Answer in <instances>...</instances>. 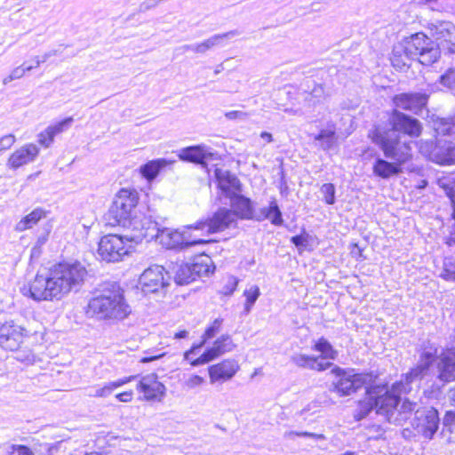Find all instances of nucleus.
<instances>
[{
	"label": "nucleus",
	"instance_id": "nucleus-4",
	"mask_svg": "<svg viewBox=\"0 0 455 455\" xmlns=\"http://www.w3.org/2000/svg\"><path fill=\"white\" fill-rule=\"evenodd\" d=\"M132 313L124 297V291L116 283L105 288L100 294L90 299L87 314L100 320L122 321Z\"/></svg>",
	"mask_w": 455,
	"mask_h": 455
},
{
	"label": "nucleus",
	"instance_id": "nucleus-22",
	"mask_svg": "<svg viewBox=\"0 0 455 455\" xmlns=\"http://www.w3.org/2000/svg\"><path fill=\"white\" fill-rule=\"evenodd\" d=\"M215 177L218 186L221 191L228 197L235 195L240 191L239 180L229 171L217 168L215 170Z\"/></svg>",
	"mask_w": 455,
	"mask_h": 455
},
{
	"label": "nucleus",
	"instance_id": "nucleus-29",
	"mask_svg": "<svg viewBox=\"0 0 455 455\" xmlns=\"http://www.w3.org/2000/svg\"><path fill=\"white\" fill-rule=\"evenodd\" d=\"M172 271L175 275V282L178 284H188L196 279L194 276L192 265L188 263L175 264L172 267Z\"/></svg>",
	"mask_w": 455,
	"mask_h": 455
},
{
	"label": "nucleus",
	"instance_id": "nucleus-51",
	"mask_svg": "<svg viewBox=\"0 0 455 455\" xmlns=\"http://www.w3.org/2000/svg\"><path fill=\"white\" fill-rule=\"evenodd\" d=\"M48 455H78V451H67L66 449H62V445L57 444L49 448Z\"/></svg>",
	"mask_w": 455,
	"mask_h": 455
},
{
	"label": "nucleus",
	"instance_id": "nucleus-10",
	"mask_svg": "<svg viewBox=\"0 0 455 455\" xmlns=\"http://www.w3.org/2000/svg\"><path fill=\"white\" fill-rule=\"evenodd\" d=\"M170 277L164 268L154 265L147 268L140 277L141 289L145 293H155L169 285Z\"/></svg>",
	"mask_w": 455,
	"mask_h": 455
},
{
	"label": "nucleus",
	"instance_id": "nucleus-7",
	"mask_svg": "<svg viewBox=\"0 0 455 455\" xmlns=\"http://www.w3.org/2000/svg\"><path fill=\"white\" fill-rule=\"evenodd\" d=\"M372 142L379 145L386 157L396 161L399 164L405 163L411 157V148L407 140L395 131H384L376 128L369 134Z\"/></svg>",
	"mask_w": 455,
	"mask_h": 455
},
{
	"label": "nucleus",
	"instance_id": "nucleus-35",
	"mask_svg": "<svg viewBox=\"0 0 455 455\" xmlns=\"http://www.w3.org/2000/svg\"><path fill=\"white\" fill-rule=\"evenodd\" d=\"M210 262L211 259L208 256H204L200 257L195 263L192 264L195 278L201 275H207L212 272Z\"/></svg>",
	"mask_w": 455,
	"mask_h": 455
},
{
	"label": "nucleus",
	"instance_id": "nucleus-3",
	"mask_svg": "<svg viewBox=\"0 0 455 455\" xmlns=\"http://www.w3.org/2000/svg\"><path fill=\"white\" fill-rule=\"evenodd\" d=\"M138 202L139 193L135 189L122 188L116 195L107 215L109 225L126 229L130 232L126 238L133 240L136 243L145 238L142 232L148 226L146 221L151 220L150 217L138 213Z\"/></svg>",
	"mask_w": 455,
	"mask_h": 455
},
{
	"label": "nucleus",
	"instance_id": "nucleus-48",
	"mask_svg": "<svg viewBox=\"0 0 455 455\" xmlns=\"http://www.w3.org/2000/svg\"><path fill=\"white\" fill-rule=\"evenodd\" d=\"M7 455H34V452L28 446L12 444L7 450Z\"/></svg>",
	"mask_w": 455,
	"mask_h": 455
},
{
	"label": "nucleus",
	"instance_id": "nucleus-27",
	"mask_svg": "<svg viewBox=\"0 0 455 455\" xmlns=\"http://www.w3.org/2000/svg\"><path fill=\"white\" fill-rule=\"evenodd\" d=\"M173 162L164 158L152 160L143 164L140 168L141 175L148 181L153 180L167 165L172 164Z\"/></svg>",
	"mask_w": 455,
	"mask_h": 455
},
{
	"label": "nucleus",
	"instance_id": "nucleus-2",
	"mask_svg": "<svg viewBox=\"0 0 455 455\" xmlns=\"http://www.w3.org/2000/svg\"><path fill=\"white\" fill-rule=\"evenodd\" d=\"M87 275L85 267L78 261L60 263L46 275L36 274L29 283L28 292L36 301L60 300L73 290H77Z\"/></svg>",
	"mask_w": 455,
	"mask_h": 455
},
{
	"label": "nucleus",
	"instance_id": "nucleus-12",
	"mask_svg": "<svg viewBox=\"0 0 455 455\" xmlns=\"http://www.w3.org/2000/svg\"><path fill=\"white\" fill-rule=\"evenodd\" d=\"M235 348V344L228 334H223L219 337L213 345L207 348L204 354L198 358L191 361V365L198 366L208 363L214 359L221 356L222 355L232 351Z\"/></svg>",
	"mask_w": 455,
	"mask_h": 455
},
{
	"label": "nucleus",
	"instance_id": "nucleus-61",
	"mask_svg": "<svg viewBox=\"0 0 455 455\" xmlns=\"http://www.w3.org/2000/svg\"><path fill=\"white\" fill-rule=\"evenodd\" d=\"M56 54H57V51L56 50L49 51V52H45L41 57V60H42L43 62H45L48 59H50L52 56H55Z\"/></svg>",
	"mask_w": 455,
	"mask_h": 455
},
{
	"label": "nucleus",
	"instance_id": "nucleus-33",
	"mask_svg": "<svg viewBox=\"0 0 455 455\" xmlns=\"http://www.w3.org/2000/svg\"><path fill=\"white\" fill-rule=\"evenodd\" d=\"M434 128L439 135H448L455 138V116L436 120L434 123Z\"/></svg>",
	"mask_w": 455,
	"mask_h": 455
},
{
	"label": "nucleus",
	"instance_id": "nucleus-52",
	"mask_svg": "<svg viewBox=\"0 0 455 455\" xmlns=\"http://www.w3.org/2000/svg\"><path fill=\"white\" fill-rule=\"evenodd\" d=\"M441 83L448 88H454L455 87V69H450L444 75H443L441 76Z\"/></svg>",
	"mask_w": 455,
	"mask_h": 455
},
{
	"label": "nucleus",
	"instance_id": "nucleus-42",
	"mask_svg": "<svg viewBox=\"0 0 455 455\" xmlns=\"http://www.w3.org/2000/svg\"><path fill=\"white\" fill-rule=\"evenodd\" d=\"M222 323V318H216L211 323V325L205 329L204 334L202 335V339H204V341H207L208 339L215 337L220 331Z\"/></svg>",
	"mask_w": 455,
	"mask_h": 455
},
{
	"label": "nucleus",
	"instance_id": "nucleus-55",
	"mask_svg": "<svg viewBox=\"0 0 455 455\" xmlns=\"http://www.w3.org/2000/svg\"><path fill=\"white\" fill-rule=\"evenodd\" d=\"M237 283H238V280L235 277H234V276L228 277L227 284L225 285V287L222 290V293L225 295H231L234 292V291L236 289Z\"/></svg>",
	"mask_w": 455,
	"mask_h": 455
},
{
	"label": "nucleus",
	"instance_id": "nucleus-1",
	"mask_svg": "<svg viewBox=\"0 0 455 455\" xmlns=\"http://www.w3.org/2000/svg\"><path fill=\"white\" fill-rule=\"evenodd\" d=\"M436 355L435 346H426L418 364L406 373L404 380L394 383L390 390L380 387L371 388L367 392V396L359 403V419L364 418L371 411L375 410L377 414L383 416L389 423L402 425L411 417L412 411H415L411 425L416 435L427 440L433 439L439 428L438 411L433 407L417 409L416 403L406 398L402 400L400 395L411 390V383L428 375L429 367Z\"/></svg>",
	"mask_w": 455,
	"mask_h": 455
},
{
	"label": "nucleus",
	"instance_id": "nucleus-46",
	"mask_svg": "<svg viewBox=\"0 0 455 455\" xmlns=\"http://www.w3.org/2000/svg\"><path fill=\"white\" fill-rule=\"evenodd\" d=\"M320 192L327 204H333L335 203V187L333 184H323L320 188Z\"/></svg>",
	"mask_w": 455,
	"mask_h": 455
},
{
	"label": "nucleus",
	"instance_id": "nucleus-18",
	"mask_svg": "<svg viewBox=\"0 0 455 455\" xmlns=\"http://www.w3.org/2000/svg\"><path fill=\"white\" fill-rule=\"evenodd\" d=\"M436 40L440 43L437 44L438 50H447L449 53H455V26L451 22H441L435 30Z\"/></svg>",
	"mask_w": 455,
	"mask_h": 455
},
{
	"label": "nucleus",
	"instance_id": "nucleus-40",
	"mask_svg": "<svg viewBox=\"0 0 455 455\" xmlns=\"http://www.w3.org/2000/svg\"><path fill=\"white\" fill-rule=\"evenodd\" d=\"M447 156H435L434 163L438 164H455V144L447 142Z\"/></svg>",
	"mask_w": 455,
	"mask_h": 455
},
{
	"label": "nucleus",
	"instance_id": "nucleus-63",
	"mask_svg": "<svg viewBox=\"0 0 455 455\" xmlns=\"http://www.w3.org/2000/svg\"><path fill=\"white\" fill-rule=\"evenodd\" d=\"M188 335V331H178L174 334V339H185L187 338Z\"/></svg>",
	"mask_w": 455,
	"mask_h": 455
},
{
	"label": "nucleus",
	"instance_id": "nucleus-16",
	"mask_svg": "<svg viewBox=\"0 0 455 455\" xmlns=\"http://www.w3.org/2000/svg\"><path fill=\"white\" fill-rule=\"evenodd\" d=\"M240 35L237 30H231L222 34H215L209 38L196 44H185L181 47L183 52H193L196 54H204L216 46H222L224 41Z\"/></svg>",
	"mask_w": 455,
	"mask_h": 455
},
{
	"label": "nucleus",
	"instance_id": "nucleus-26",
	"mask_svg": "<svg viewBox=\"0 0 455 455\" xmlns=\"http://www.w3.org/2000/svg\"><path fill=\"white\" fill-rule=\"evenodd\" d=\"M419 148V152L432 162L435 156H447V141L420 140Z\"/></svg>",
	"mask_w": 455,
	"mask_h": 455
},
{
	"label": "nucleus",
	"instance_id": "nucleus-62",
	"mask_svg": "<svg viewBox=\"0 0 455 455\" xmlns=\"http://www.w3.org/2000/svg\"><path fill=\"white\" fill-rule=\"evenodd\" d=\"M291 241L292 243L296 245V246H299V245H302L303 243H304V239L302 236L300 235H296V236H293L291 238Z\"/></svg>",
	"mask_w": 455,
	"mask_h": 455
},
{
	"label": "nucleus",
	"instance_id": "nucleus-56",
	"mask_svg": "<svg viewBox=\"0 0 455 455\" xmlns=\"http://www.w3.org/2000/svg\"><path fill=\"white\" fill-rule=\"evenodd\" d=\"M136 376H129L124 377L115 381L108 382L111 391L113 392L115 389L132 381L135 379Z\"/></svg>",
	"mask_w": 455,
	"mask_h": 455
},
{
	"label": "nucleus",
	"instance_id": "nucleus-25",
	"mask_svg": "<svg viewBox=\"0 0 455 455\" xmlns=\"http://www.w3.org/2000/svg\"><path fill=\"white\" fill-rule=\"evenodd\" d=\"M291 362L300 367L317 371H323L331 368L333 364L330 362L323 363L319 361V357L307 355L304 354H297L292 355Z\"/></svg>",
	"mask_w": 455,
	"mask_h": 455
},
{
	"label": "nucleus",
	"instance_id": "nucleus-23",
	"mask_svg": "<svg viewBox=\"0 0 455 455\" xmlns=\"http://www.w3.org/2000/svg\"><path fill=\"white\" fill-rule=\"evenodd\" d=\"M230 204L235 220L237 217L243 220L253 219L254 210L249 198L235 194L230 197Z\"/></svg>",
	"mask_w": 455,
	"mask_h": 455
},
{
	"label": "nucleus",
	"instance_id": "nucleus-34",
	"mask_svg": "<svg viewBox=\"0 0 455 455\" xmlns=\"http://www.w3.org/2000/svg\"><path fill=\"white\" fill-rule=\"evenodd\" d=\"M326 97L327 94L322 84H315L306 96L305 100L308 103L309 106H315L323 102Z\"/></svg>",
	"mask_w": 455,
	"mask_h": 455
},
{
	"label": "nucleus",
	"instance_id": "nucleus-41",
	"mask_svg": "<svg viewBox=\"0 0 455 455\" xmlns=\"http://www.w3.org/2000/svg\"><path fill=\"white\" fill-rule=\"evenodd\" d=\"M73 122L72 117H67L64 120L58 122L54 124L48 126L45 131L48 132L50 136L55 138V136L63 132L66 129H68Z\"/></svg>",
	"mask_w": 455,
	"mask_h": 455
},
{
	"label": "nucleus",
	"instance_id": "nucleus-15",
	"mask_svg": "<svg viewBox=\"0 0 455 455\" xmlns=\"http://www.w3.org/2000/svg\"><path fill=\"white\" fill-rule=\"evenodd\" d=\"M137 390L143 394V400L160 402L165 395L166 388L156 374H148L140 379Z\"/></svg>",
	"mask_w": 455,
	"mask_h": 455
},
{
	"label": "nucleus",
	"instance_id": "nucleus-37",
	"mask_svg": "<svg viewBox=\"0 0 455 455\" xmlns=\"http://www.w3.org/2000/svg\"><path fill=\"white\" fill-rule=\"evenodd\" d=\"M86 395L94 398H106L112 394L109 384L95 385L86 388Z\"/></svg>",
	"mask_w": 455,
	"mask_h": 455
},
{
	"label": "nucleus",
	"instance_id": "nucleus-44",
	"mask_svg": "<svg viewBox=\"0 0 455 455\" xmlns=\"http://www.w3.org/2000/svg\"><path fill=\"white\" fill-rule=\"evenodd\" d=\"M32 69H33L32 66H28L26 68H24L23 66L17 67V68H13L11 71V73L3 79V84H7L13 80L20 79L24 76L26 72L31 71Z\"/></svg>",
	"mask_w": 455,
	"mask_h": 455
},
{
	"label": "nucleus",
	"instance_id": "nucleus-49",
	"mask_svg": "<svg viewBox=\"0 0 455 455\" xmlns=\"http://www.w3.org/2000/svg\"><path fill=\"white\" fill-rule=\"evenodd\" d=\"M268 220L276 226L281 225L283 222L282 213L275 201L271 202V212Z\"/></svg>",
	"mask_w": 455,
	"mask_h": 455
},
{
	"label": "nucleus",
	"instance_id": "nucleus-53",
	"mask_svg": "<svg viewBox=\"0 0 455 455\" xmlns=\"http://www.w3.org/2000/svg\"><path fill=\"white\" fill-rule=\"evenodd\" d=\"M16 141L13 134H7L0 138V152L10 148Z\"/></svg>",
	"mask_w": 455,
	"mask_h": 455
},
{
	"label": "nucleus",
	"instance_id": "nucleus-28",
	"mask_svg": "<svg viewBox=\"0 0 455 455\" xmlns=\"http://www.w3.org/2000/svg\"><path fill=\"white\" fill-rule=\"evenodd\" d=\"M46 217V212L42 208H36L30 213L22 218L15 226V230L23 232L32 228L40 220Z\"/></svg>",
	"mask_w": 455,
	"mask_h": 455
},
{
	"label": "nucleus",
	"instance_id": "nucleus-17",
	"mask_svg": "<svg viewBox=\"0 0 455 455\" xmlns=\"http://www.w3.org/2000/svg\"><path fill=\"white\" fill-rule=\"evenodd\" d=\"M390 124L392 129L388 131L403 132L411 137H418L421 133L420 123L415 119L408 116L398 111H395L390 118Z\"/></svg>",
	"mask_w": 455,
	"mask_h": 455
},
{
	"label": "nucleus",
	"instance_id": "nucleus-9",
	"mask_svg": "<svg viewBox=\"0 0 455 455\" xmlns=\"http://www.w3.org/2000/svg\"><path fill=\"white\" fill-rule=\"evenodd\" d=\"M235 213L231 210L220 209L211 218L195 223L194 231L201 232V235H208L235 227Z\"/></svg>",
	"mask_w": 455,
	"mask_h": 455
},
{
	"label": "nucleus",
	"instance_id": "nucleus-45",
	"mask_svg": "<svg viewBox=\"0 0 455 455\" xmlns=\"http://www.w3.org/2000/svg\"><path fill=\"white\" fill-rule=\"evenodd\" d=\"M205 380L203 377L196 374L187 376L183 381V387L188 390L197 388L204 384Z\"/></svg>",
	"mask_w": 455,
	"mask_h": 455
},
{
	"label": "nucleus",
	"instance_id": "nucleus-57",
	"mask_svg": "<svg viewBox=\"0 0 455 455\" xmlns=\"http://www.w3.org/2000/svg\"><path fill=\"white\" fill-rule=\"evenodd\" d=\"M271 212V204L268 207H264L260 209L259 212L254 211V217L252 220L257 221H261L266 219L268 220Z\"/></svg>",
	"mask_w": 455,
	"mask_h": 455
},
{
	"label": "nucleus",
	"instance_id": "nucleus-54",
	"mask_svg": "<svg viewBox=\"0 0 455 455\" xmlns=\"http://www.w3.org/2000/svg\"><path fill=\"white\" fill-rule=\"evenodd\" d=\"M37 137L38 143L46 148H49L54 141V138L52 136H50L48 132H46L45 130L41 132Z\"/></svg>",
	"mask_w": 455,
	"mask_h": 455
},
{
	"label": "nucleus",
	"instance_id": "nucleus-36",
	"mask_svg": "<svg viewBox=\"0 0 455 455\" xmlns=\"http://www.w3.org/2000/svg\"><path fill=\"white\" fill-rule=\"evenodd\" d=\"M260 295V291L259 286L251 285L248 289L243 291V296L245 297L244 303V312L249 314Z\"/></svg>",
	"mask_w": 455,
	"mask_h": 455
},
{
	"label": "nucleus",
	"instance_id": "nucleus-60",
	"mask_svg": "<svg viewBox=\"0 0 455 455\" xmlns=\"http://www.w3.org/2000/svg\"><path fill=\"white\" fill-rule=\"evenodd\" d=\"M260 138L265 140L267 143H270L273 141V136L271 133L267 132H262L260 133Z\"/></svg>",
	"mask_w": 455,
	"mask_h": 455
},
{
	"label": "nucleus",
	"instance_id": "nucleus-19",
	"mask_svg": "<svg viewBox=\"0 0 455 455\" xmlns=\"http://www.w3.org/2000/svg\"><path fill=\"white\" fill-rule=\"evenodd\" d=\"M39 154V148L33 143H28L15 150L8 159V165L17 169L24 164L34 162Z\"/></svg>",
	"mask_w": 455,
	"mask_h": 455
},
{
	"label": "nucleus",
	"instance_id": "nucleus-24",
	"mask_svg": "<svg viewBox=\"0 0 455 455\" xmlns=\"http://www.w3.org/2000/svg\"><path fill=\"white\" fill-rule=\"evenodd\" d=\"M213 156L209 148L204 145H198L182 148L180 151L179 157L183 161L204 164L206 159Z\"/></svg>",
	"mask_w": 455,
	"mask_h": 455
},
{
	"label": "nucleus",
	"instance_id": "nucleus-38",
	"mask_svg": "<svg viewBox=\"0 0 455 455\" xmlns=\"http://www.w3.org/2000/svg\"><path fill=\"white\" fill-rule=\"evenodd\" d=\"M335 131L333 129L322 130L315 137V140L321 141V147L324 150L330 149L334 144Z\"/></svg>",
	"mask_w": 455,
	"mask_h": 455
},
{
	"label": "nucleus",
	"instance_id": "nucleus-30",
	"mask_svg": "<svg viewBox=\"0 0 455 455\" xmlns=\"http://www.w3.org/2000/svg\"><path fill=\"white\" fill-rule=\"evenodd\" d=\"M399 172L400 167L398 164L383 159H377L373 166V172L383 179H387L394 174H397Z\"/></svg>",
	"mask_w": 455,
	"mask_h": 455
},
{
	"label": "nucleus",
	"instance_id": "nucleus-50",
	"mask_svg": "<svg viewBox=\"0 0 455 455\" xmlns=\"http://www.w3.org/2000/svg\"><path fill=\"white\" fill-rule=\"evenodd\" d=\"M224 116L228 120H238L244 122L248 120L250 114L240 110H232L226 112Z\"/></svg>",
	"mask_w": 455,
	"mask_h": 455
},
{
	"label": "nucleus",
	"instance_id": "nucleus-58",
	"mask_svg": "<svg viewBox=\"0 0 455 455\" xmlns=\"http://www.w3.org/2000/svg\"><path fill=\"white\" fill-rule=\"evenodd\" d=\"M116 398L120 401V402H123V403H129L132 400L133 398V391L132 390H129V391H125V392H123V393H120V394H117L116 395Z\"/></svg>",
	"mask_w": 455,
	"mask_h": 455
},
{
	"label": "nucleus",
	"instance_id": "nucleus-59",
	"mask_svg": "<svg viewBox=\"0 0 455 455\" xmlns=\"http://www.w3.org/2000/svg\"><path fill=\"white\" fill-rule=\"evenodd\" d=\"M164 354L152 355L149 356H145L140 359V363H149L154 360L161 358Z\"/></svg>",
	"mask_w": 455,
	"mask_h": 455
},
{
	"label": "nucleus",
	"instance_id": "nucleus-6",
	"mask_svg": "<svg viewBox=\"0 0 455 455\" xmlns=\"http://www.w3.org/2000/svg\"><path fill=\"white\" fill-rule=\"evenodd\" d=\"M148 226L142 232L145 235L144 239L156 238L158 242L167 249L183 250L188 247L207 243L210 240L197 237L193 234L194 225L188 226L184 230L172 229L169 228H160L158 223L150 220L146 221Z\"/></svg>",
	"mask_w": 455,
	"mask_h": 455
},
{
	"label": "nucleus",
	"instance_id": "nucleus-43",
	"mask_svg": "<svg viewBox=\"0 0 455 455\" xmlns=\"http://www.w3.org/2000/svg\"><path fill=\"white\" fill-rule=\"evenodd\" d=\"M296 436L310 437L315 440H325L326 439L325 435L323 434H315V433H311V432H307V431H303V432L286 431L283 434V437L288 440H294Z\"/></svg>",
	"mask_w": 455,
	"mask_h": 455
},
{
	"label": "nucleus",
	"instance_id": "nucleus-47",
	"mask_svg": "<svg viewBox=\"0 0 455 455\" xmlns=\"http://www.w3.org/2000/svg\"><path fill=\"white\" fill-rule=\"evenodd\" d=\"M438 184L444 189L451 201H455V180L450 178H443L438 180Z\"/></svg>",
	"mask_w": 455,
	"mask_h": 455
},
{
	"label": "nucleus",
	"instance_id": "nucleus-64",
	"mask_svg": "<svg viewBox=\"0 0 455 455\" xmlns=\"http://www.w3.org/2000/svg\"><path fill=\"white\" fill-rule=\"evenodd\" d=\"M449 398L455 403V386L449 391Z\"/></svg>",
	"mask_w": 455,
	"mask_h": 455
},
{
	"label": "nucleus",
	"instance_id": "nucleus-31",
	"mask_svg": "<svg viewBox=\"0 0 455 455\" xmlns=\"http://www.w3.org/2000/svg\"><path fill=\"white\" fill-rule=\"evenodd\" d=\"M315 351L320 352V359L335 360L338 356V351L333 348L331 343L324 338H320L313 346Z\"/></svg>",
	"mask_w": 455,
	"mask_h": 455
},
{
	"label": "nucleus",
	"instance_id": "nucleus-39",
	"mask_svg": "<svg viewBox=\"0 0 455 455\" xmlns=\"http://www.w3.org/2000/svg\"><path fill=\"white\" fill-rule=\"evenodd\" d=\"M50 233L51 227L47 225L45 228H44L42 233L37 236L36 242L31 250L32 257H38L40 255L41 248L47 242Z\"/></svg>",
	"mask_w": 455,
	"mask_h": 455
},
{
	"label": "nucleus",
	"instance_id": "nucleus-21",
	"mask_svg": "<svg viewBox=\"0 0 455 455\" xmlns=\"http://www.w3.org/2000/svg\"><path fill=\"white\" fill-rule=\"evenodd\" d=\"M437 369L440 380L444 382L455 380V348L447 349L442 353Z\"/></svg>",
	"mask_w": 455,
	"mask_h": 455
},
{
	"label": "nucleus",
	"instance_id": "nucleus-32",
	"mask_svg": "<svg viewBox=\"0 0 455 455\" xmlns=\"http://www.w3.org/2000/svg\"><path fill=\"white\" fill-rule=\"evenodd\" d=\"M441 435L446 442L455 443V412L448 411L445 414Z\"/></svg>",
	"mask_w": 455,
	"mask_h": 455
},
{
	"label": "nucleus",
	"instance_id": "nucleus-5",
	"mask_svg": "<svg viewBox=\"0 0 455 455\" xmlns=\"http://www.w3.org/2000/svg\"><path fill=\"white\" fill-rule=\"evenodd\" d=\"M438 58L439 50L433 40L423 33H416L406 41L404 46L394 48L391 62L394 68L403 70L409 68L410 60H418L422 65L429 66Z\"/></svg>",
	"mask_w": 455,
	"mask_h": 455
},
{
	"label": "nucleus",
	"instance_id": "nucleus-11",
	"mask_svg": "<svg viewBox=\"0 0 455 455\" xmlns=\"http://www.w3.org/2000/svg\"><path fill=\"white\" fill-rule=\"evenodd\" d=\"M331 372L339 378L333 383V391L340 396L350 395L364 384V378L362 375L346 371L340 367L334 366Z\"/></svg>",
	"mask_w": 455,
	"mask_h": 455
},
{
	"label": "nucleus",
	"instance_id": "nucleus-14",
	"mask_svg": "<svg viewBox=\"0 0 455 455\" xmlns=\"http://www.w3.org/2000/svg\"><path fill=\"white\" fill-rule=\"evenodd\" d=\"M25 329L13 322L0 326V347L6 350H17L23 342Z\"/></svg>",
	"mask_w": 455,
	"mask_h": 455
},
{
	"label": "nucleus",
	"instance_id": "nucleus-20",
	"mask_svg": "<svg viewBox=\"0 0 455 455\" xmlns=\"http://www.w3.org/2000/svg\"><path fill=\"white\" fill-rule=\"evenodd\" d=\"M428 96L425 93H402L394 98L397 108L417 112L427 105Z\"/></svg>",
	"mask_w": 455,
	"mask_h": 455
},
{
	"label": "nucleus",
	"instance_id": "nucleus-8",
	"mask_svg": "<svg viewBox=\"0 0 455 455\" xmlns=\"http://www.w3.org/2000/svg\"><path fill=\"white\" fill-rule=\"evenodd\" d=\"M107 235L103 236L98 247V253L103 260L108 262H118L123 260L124 257L128 255L132 249V245L129 242H134L133 240L127 239L126 235Z\"/></svg>",
	"mask_w": 455,
	"mask_h": 455
},
{
	"label": "nucleus",
	"instance_id": "nucleus-13",
	"mask_svg": "<svg viewBox=\"0 0 455 455\" xmlns=\"http://www.w3.org/2000/svg\"><path fill=\"white\" fill-rule=\"evenodd\" d=\"M240 365L235 359H225L208 368L209 379L212 385L223 384L233 379L239 371Z\"/></svg>",
	"mask_w": 455,
	"mask_h": 455
}]
</instances>
